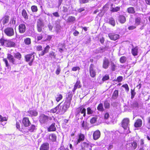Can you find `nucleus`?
<instances>
[{
  "instance_id": "obj_13",
  "label": "nucleus",
  "mask_w": 150,
  "mask_h": 150,
  "mask_svg": "<svg viewBox=\"0 0 150 150\" xmlns=\"http://www.w3.org/2000/svg\"><path fill=\"white\" fill-rule=\"evenodd\" d=\"M49 149V144L48 143L43 144L40 146V150H48Z\"/></svg>"
},
{
  "instance_id": "obj_40",
  "label": "nucleus",
  "mask_w": 150,
  "mask_h": 150,
  "mask_svg": "<svg viewBox=\"0 0 150 150\" xmlns=\"http://www.w3.org/2000/svg\"><path fill=\"white\" fill-rule=\"evenodd\" d=\"M49 56L51 58L53 57L54 59L56 58V55L55 54V53L53 52H51L49 53Z\"/></svg>"
},
{
  "instance_id": "obj_52",
  "label": "nucleus",
  "mask_w": 150,
  "mask_h": 150,
  "mask_svg": "<svg viewBox=\"0 0 150 150\" xmlns=\"http://www.w3.org/2000/svg\"><path fill=\"white\" fill-rule=\"evenodd\" d=\"M3 61L4 62L6 66V67H8L9 66V64L8 63V61L6 58H4L3 59Z\"/></svg>"
},
{
  "instance_id": "obj_7",
  "label": "nucleus",
  "mask_w": 150,
  "mask_h": 150,
  "mask_svg": "<svg viewBox=\"0 0 150 150\" xmlns=\"http://www.w3.org/2000/svg\"><path fill=\"white\" fill-rule=\"evenodd\" d=\"M77 114L76 115L77 116L80 115L81 113V114H83V116L85 117L86 114V109L82 107H80L77 109Z\"/></svg>"
},
{
  "instance_id": "obj_12",
  "label": "nucleus",
  "mask_w": 150,
  "mask_h": 150,
  "mask_svg": "<svg viewBox=\"0 0 150 150\" xmlns=\"http://www.w3.org/2000/svg\"><path fill=\"white\" fill-rule=\"evenodd\" d=\"M100 132L98 130H97L94 132L93 137V139L96 140L98 139L100 137Z\"/></svg>"
},
{
  "instance_id": "obj_1",
  "label": "nucleus",
  "mask_w": 150,
  "mask_h": 150,
  "mask_svg": "<svg viewBox=\"0 0 150 150\" xmlns=\"http://www.w3.org/2000/svg\"><path fill=\"white\" fill-rule=\"evenodd\" d=\"M21 54L18 52L14 54V57L10 54H8L7 58L12 64L16 65L21 63Z\"/></svg>"
},
{
  "instance_id": "obj_56",
  "label": "nucleus",
  "mask_w": 150,
  "mask_h": 150,
  "mask_svg": "<svg viewBox=\"0 0 150 150\" xmlns=\"http://www.w3.org/2000/svg\"><path fill=\"white\" fill-rule=\"evenodd\" d=\"M80 68L79 67H74L72 69V70L73 71H76L77 70H79L80 69Z\"/></svg>"
},
{
  "instance_id": "obj_54",
  "label": "nucleus",
  "mask_w": 150,
  "mask_h": 150,
  "mask_svg": "<svg viewBox=\"0 0 150 150\" xmlns=\"http://www.w3.org/2000/svg\"><path fill=\"white\" fill-rule=\"evenodd\" d=\"M62 110L61 109V107L60 106L59 109L57 110V113H60L61 114H63L64 113H62Z\"/></svg>"
},
{
  "instance_id": "obj_60",
  "label": "nucleus",
  "mask_w": 150,
  "mask_h": 150,
  "mask_svg": "<svg viewBox=\"0 0 150 150\" xmlns=\"http://www.w3.org/2000/svg\"><path fill=\"white\" fill-rule=\"evenodd\" d=\"M109 115L108 113H106L104 116V118L105 119H107L109 117Z\"/></svg>"
},
{
  "instance_id": "obj_28",
  "label": "nucleus",
  "mask_w": 150,
  "mask_h": 150,
  "mask_svg": "<svg viewBox=\"0 0 150 150\" xmlns=\"http://www.w3.org/2000/svg\"><path fill=\"white\" fill-rule=\"evenodd\" d=\"M22 15L23 17L25 19H28V16L26 11L23 9L22 11Z\"/></svg>"
},
{
  "instance_id": "obj_46",
  "label": "nucleus",
  "mask_w": 150,
  "mask_h": 150,
  "mask_svg": "<svg viewBox=\"0 0 150 150\" xmlns=\"http://www.w3.org/2000/svg\"><path fill=\"white\" fill-rule=\"evenodd\" d=\"M7 119L6 117H2V116L0 115V121L1 122L3 121H7Z\"/></svg>"
},
{
  "instance_id": "obj_36",
  "label": "nucleus",
  "mask_w": 150,
  "mask_h": 150,
  "mask_svg": "<svg viewBox=\"0 0 150 150\" xmlns=\"http://www.w3.org/2000/svg\"><path fill=\"white\" fill-rule=\"evenodd\" d=\"M81 127L84 129H86L87 126L86 122L83 121L81 122Z\"/></svg>"
},
{
  "instance_id": "obj_5",
  "label": "nucleus",
  "mask_w": 150,
  "mask_h": 150,
  "mask_svg": "<svg viewBox=\"0 0 150 150\" xmlns=\"http://www.w3.org/2000/svg\"><path fill=\"white\" fill-rule=\"evenodd\" d=\"M34 53L33 52L31 54H27L25 57V58L26 61L30 62L28 63L30 66H31L32 65V62L34 59L35 56L34 55H33Z\"/></svg>"
},
{
  "instance_id": "obj_42",
  "label": "nucleus",
  "mask_w": 150,
  "mask_h": 150,
  "mask_svg": "<svg viewBox=\"0 0 150 150\" xmlns=\"http://www.w3.org/2000/svg\"><path fill=\"white\" fill-rule=\"evenodd\" d=\"M31 9L33 12H35L37 11L38 8L36 6H32Z\"/></svg>"
},
{
  "instance_id": "obj_43",
  "label": "nucleus",
  "mask_w": 150,
  "mask_h": 150,
  "mask_svg": "<svg viewBox=\"0 0 150 150\" xmlns=\"http://www.w3.org/2000/svg\"><path fill=\"white\" fill-rule=\"evenodd\" d=\"M35 129V126L34 125H32L29 129L30 132H33Z\"/></svg>"
},
{
  "instance_id": "obj_57",
  "label": "nucleus",
  "mask_w": 150,
  "mask_h": 150,
  "mask_svg": "<svg viewBox=\"0 0 150 150\" xmlns=\"http://www.w3.org/2000/svg\"><path fill=\"white\" fill-rule=\"evenodd\" d=\"M52 14L54 16L56 17H59V15L57 12H54L52 13Z\"/></svg>"
},
{
  "instance_id": "obj_34",
  "label": "nucleus",
  "mask_w": 150,
  "mask_h": 150,
  "mask_svg": "<svg viewBox=\"0 0 150 150\" xmlns=\"http://www.w3.org/2000/svg\"><path fill=\"white\" fill-rule=\"evenodd\" d=\"M120 7H116L115 8H111V11L112 12H117L120 10Z\"/></svg>"
},
{
  "instance_id": "obj_64",
  "label": "nucleus",
  "mask_w": 150,
  "mask_h": 150,
  "mask_svg": "<svg viewBox=\"0 0 150 150\" xmlns=\"http://www.w3.org/2000/svg\"><path fill=\"white\" fill-rule=\"evenodd\" d=\"M42 38V36L41 35H40L38 36L37 37V39L38 40H41Z\"/></svg>"
},
{
  "instance_id": "obj_26",
  "label": "nucleus",
  "mask_w": 150,
  "mask_h": 150,
  "mask_svg": "<svg viewBox=\"0 0 150 150\" xmlns=\"http://www.w3.org/2000/svg\"><path fill=\"white\" fill-rule=\"evenodd\" d=\"M118 91L117 90H115L114 91L112 98L113 99H116L118 97Z\"/></svg>"
},
{
  "instance_id": "obj_58",
  "label": "nucleus",
  "mask_w": 150,
  "mask_h": 150,
  "mask_svg": "<svg viewBox=\"0 0 150 150\" xmlns=\"http://www.w3.org/2000/svg\"><path fill=\"white\" fill-rule=\"evenodd\" d=\"M36 49L38 51H41L42 50V47L41 45H38Z\"/></svg>"
},
{
  "instance_id": "obj_44",
  "label": "nucleus",
  "mask_w": 150,
  "mask_h": 150,
  "mask_svg": "<svg viewBox=\"0 0 150 150\" xmlns=\"http://www.w3.org/2000/svg\"><path fill=\"white\" fill-rule=\"evenodd\" d=\"M7 42V41L6 40L3 39H1L0 40V42L2 45H5Z\"/></svg>"
},
{
  "instance_id": "obj_4",
  "label": "nucleus",
  "mask_w": 150,
  "mask_h": 150,
  "mask_svg": "<svg viewBox=\"0 0 150 150\" xmlns=\"http://www.w3.org/2000/svg\"><path fill=\"white\" fill-rule=\"evenodd\" d=\"M129 120L128 118H125L123 120L122 125L124 129L127 130L126 133H128L130 132L129 130Z\"/></svg>"
},
{
  "instance_id": "obj_22",
  "label": "nucleus",
  "mask_w": 150,
  "mask_h": 150,
  "mask_svg": "<svg viewBox=\"0 0 150 150\" xmlns=\"http://www.w3.org/2000/svg\"><path fill=\"white\" fill-rule=\"evenodd\" d=\"M138 48L137 47L133 48L132 50V53L133 55L134 56L137 55Z\"/></svg>"
},
{
  "instance_id": "obj_2",
  "label": "nucleus",
  "mask_w": 150,
  "mask_h": 150,
  "mask_svg": "<svg viewBox=\"0 0 150 150\" xmlns=\"http://www.w3.org/2000/svg\"><path fill=\"white\" fill-rule=\"evenodd\" d=\"M72 96L71 95H69L67 98L66 101L64 102L63 106L62 107V113H64L70 106Z\"/></svg>"
},
{
  "instance_id": "obj_38",
  "label": "nucleus",
  "mask_w": 150,
  "mask_h": 150,
  "mask_svg": "<svg viewBox=\"0 0 150 150\" xmlns=\"http://www.w3.org/2000/svg\"><path fill=\"white\" fill-rule=\"evenodd\" d=\"M93 112V110H91L90 108L88 107L87 108V113L88 115H91L92 114Z\"/></svg>"
},
{
  "instance_id": "obj_47",
  "label": "nucleus",
  "mask_w": 150,
  "mask_h": 150,
  "mask_svg": "<svg viewBox=\"0 0 150 150\" xmlns=\"http://www.w3.org/2000/svg\"><path fill=\"white\" fill-rule=\"evenodd\" d=\"M90 0H79L80 3L81 4H85L89 2Z\"/></svg>"
},
{
  "instance_id": "obj_59",
  "label": "nucleus",
  "mask_w": 150,
  "mask_h": 150,
  "mask_svg": "<svg viewBox=\"0 0 150 150\" xmlns=\"http://www.w3.org/2000/svg\"><path fill=\"white\" fill-rule=\"evenodd\" d=\"M43 27V24L40 21L39 22H38L37 24V27Z\"/></svg>"
},
{
  "instance_id": "obj_53",
  "label": "nucleus",
  "mask_w": 150,
  "mask_h": 150,
  "mask_svg": "<svg viewBox=\"0 0 150 150\" xmlns=\"http://www.w3.org/2000/svg\"><path fill=\"white\" fill-rule=\"evenodd\" d=\"M61 71V69L59 67H58L56 71V74L57 75H58Z\"/></svg>"
},
{
  "instance_id": "obj_21",
  "label": "nucleus",
  "mask_w": 150,
  "mask_h": 150,
  "mask_svg": "<svg viewBox=\"0 0 150 150\" xmlns=\"http://www.w3.org/2000/svg\"><path fill=\"white\" fill-rule=\"evenodd\" d=\"M55 123H52L48 128L47 130L48 132L54 131L56 129V127L55 126Z\"/></svg>"
},
{
  "instance_id": "obj_24",
  "label": "nucleus",
  "mask_w": 150,
  "mask_h": 150,
  "mask_svg": "<svg viewBox=\"0 0 150 150\" xmlns=\"http://www.w3.org/2000/svg\"><path fill=\"white\" fill-rule=\"evenodd\" d=\"M130 146L131 147L132 149H135L137 146V142L134 141L131 142L129 144Z\"/></svg>"
},
{
  "instance_id": "obj_32",
  "label": "nucleus",
  "mask_w": 150,
  "mask_h": 150,
  "mask_svg": "<svg viewBox=\"0 0 150 150\" xmlns=\"http://www.w3.org/2000/svg\"><path fill=\"white\" fill-rule=\"evenodd\" d=\"M98 110L100 111H103L104 110L103 105L102 103H100L97 107Z\"/></svg>"
},
{
  "instance_id": "obj_51",
  "label": "nucleus",
  "mask_w": 150,
  "mask_h": 150,
  "mask_svg": "<svg viewBox=\"0 0 150 150\" xmlns=\"http://www.w3.org/2000/svg\"><path fill=\"white\" fill-rule=\"evenodd\" d=\"M122 87L125 88L126 89V90L127 91V92L129 91V88L127 84H126L125 85H124L122 86Z\"/></svg>"
},
{
  "instance_id": "obj_62",
  "label": "nucleus",
  "mask_w": 150,
  "mask_h": 150,
  "mask_svg": "<svg viewBox=\"0 0 150 150\" xmlns=\"http://www.w3.org/2000/svg\"><path fill=\"white\" fill-rule=\"evenodd\" d=\"M136 28V26L132 25L129 27L128 28L129 30H132Z\"/></svg>"
},
{
  "instance_id": "obj_55",
  "label": "nucleus",
  "mask_w": 150,
  "mask_h": 150,
  "mask_svg": "<svg viewBox=\"0 0 150 150\" xmlns=\"http://www.w3.org/2000/svg\"><path fill=\"white\" fill-rule=\"evenodd\" d=\"M123 77L122 76H118L117 79V80L119 82H120L122 80Z\"/></svg>"
},
{
  "instance_id": "obj_6",
  "label": "nucleus",
  "mask_w": 150,
  "mask_h": 150,
  "mask_svg": "<svg viewBox=\"0 0 150 150\" xmlns=\"http://www.w3.org/2000/svg\"><path fill=\"white\" fill-rule=\"evenodd\" d=\"M5 34L8 36L11 37L14 35V30L12 28L8 27L4 30Z\"/></svg>"
},
{
  "instance_id": "obj_39",
  "label": "nucleus",
  "mask_w": 150,
  "mask_h": 150,
  "mask_svg": "<svg viewBox=\"0 0 150 150\" xmlns=\"http://www.w3.org/2000/svg\"><path fill=\"white\" fill-rule=\"evenodd\" d=\"M110 78L109 76L108 75L106 74L103 76L102 79V80L103 81H105L108 80Z\"/></svg>"
},
{
  "instance_id": "obj_41",
  "label": "nucleus",
  "mask_w": 150,
  "mask_h": 150,
  "mask_svg": "<svg viewBox=\"0 0 150 150\" xmlns=\"http://www.w3.org/2000/svg\"><path fill=\"white\" fill-rule=\"evenodd\" d=\"M126 60V57L123 56L120 59V61L121 63H124Z\"/></svg>"
},
{
  "instance_id": "obj_33",
  "label": "nucleus",
  "mask_w": 150,
  "mask_h": 150,
  "mask_svg": "<svg viewBox=\"0 0 150 150\" xmlns=\"http://www.w3.org/2000/svg\"><path fill=\"white\" fill-rule=\"evenodd\" d=\"M109 23L113 26L115 25V20L112 18H111L109 19Z\"/></svg>"
},
{
  "instance_id": "obj_11",
  "label": "nucleus",
  "mask_w": 150,
  "mask_h": 150,
  "mask_svg": "<svg viewBox=\"0 0 150 150\" xmlns=\"http://www.w3.org/2000/svg\"><path fill=\"white\" fill-rule=\"evenodd\" d=\"M23 123L25 127L28 126L30 124V122L28 118L27 117H25L23 118Z\"/></svg>"
},
{
  "instance_id": "obj_35",
  "label": "nucleus",
  "mask_w": 150,
  "mask_h": 150,
  "mask_svg": "<svg viewBox=\"0 0 150 150\" xmlns=\"http://www.w3.org/2000/svg\"><path fill=\"white\" fill-rule=\"evenodd\" d=\"M62 98V96L61 94H58L56 96V100L57 102H59V100H61Z\"/></svg>"
},
{
  "instance_id": "obj_31",
  "label": "nucleus",
  "mask_w": 150,
  "mask_h": 150,
  "mask_svg": "<svg viewBox=\"0 0 150 150\" xmlns=\"http://www.w3.org/2000/svg\"><path fill=\"white\" fill-rule=\"evenodd\" d=\"M75 18L74 17L70 16L67 19V21L69 22H73L75 20Z\"/></svg>"
},
{
  "instance_id": "obj_48",
  "label": "nucleus",
  "mask_w": 150,
  "mask_h": 150,
  "mask_svg": "<svg viewBox=\"0 0 150 150\" xmlns=\"http://www.w3.org/2000/svg\"><path fill=\"white\" fill-rule=\"evenodd\" d=\"M96 120L97 118L96 117H93L91 120L90 122L92 124L96 122Z\"/></svg>"
},
{
  "instance_id": "obj_14",
  "label": "nucleus",
  "mask_w": 150,
  "mask_h": 150,
  "mask_svg": "<svg viewBox=\"0 0 150 150\" xmlns=\"http://www.w3.org/2000/svg\"><path fill=\"white\" fill-rule=\"evenodd\" d=\"M81 87V85L80 81L79 80H77L74 85V88L72 90L73 92H74L77 88H79Z\"/></svg>"
},
{
  "instance_id": "obj_17",
  "label": "nucleus",
  "mask_w": 150,
  "mask_h": 150,
  "mask_svg": "<svg viewBox=\"0 0 150 150\" xmlns=\"http://www.w3.org/2000/svg\"><path fill=\"white\" fill-rule=\"evenodd\" d=\"M30 116H36L37 115L38 112L36 110H30L28 111Z\"/></svg>"
},
{
  "instance_id": "obj_19",
  "label": "nucleus",
  "mask_w": 150,
  "mask_h": 150,
  "mask_svg": "<svg viewBox=\"0 0 150 150\" xmlns=\"http://www.w3.org/2000/svg\"><path fill=\"white\" fill-rule=\"evenodd\" d=\"M57 138V136L54 134H51L49 135V139L50 141L52 142L56 141Z\"/></svg>"
},
{
  "instance_id": "obj_10",
  "label": "nucleus",
  "mask_w": 150,
  "mask_h": 150,
  "mask_svg": "<svg viewBox=\"0 0 150 150\" xmlns=\"http://www.w3.org/2000/svg\"><path fill=\"white\" fill-rule=\"evenodd\" d=\"M108 36L111 40H115L119 38V35L114 33H110L108 34Z\"/></svg>"
},
{
  "instance_id": "obj_18",
  "label": "nucleus",
  "mask_w": 150,
  "mask_h": 150,
  "mask_svg": "<svg viewBox=\"0 0 150 150\" xmlns=\"http://www.w3.org/2000/svg\"><path fill=\"white\" fill-rule=\"evenodd\" d=\"M84 136L83 134H80L79 135V138L77 140L76 144H77L81 141H83L84 139Z\"/></svg>"
},
{
  "instance_id": "obj_9",
  "label": "nucleus",
  "mask_w": 150,
  "mask_h": 150,
  "mask_svg": "<svg viewBox=\"0 0 150 150\" xmlns=\"http://www.w3.org/2000/svg\"><path fill=\"white\" fill-rule=\"evenodd\" d=\"M19 32L21 33H24L26 30V26L23 24H20L19 26Z\"/></svg>"
},
{
  "instance_id": "obj_25",
  "label": "nucleus",
  "mask_w": 150,
  "mask_h": 150,
  "mask_svg": "<svg viewBox=\"0 0 150 150\" xmlns=\"http://www.w3.org/2000/svg\"><path fill=\"white\" fill-rule=\"evenodd\" d=\"M9 17L8 16H6L2 19V23L3 24L7 23L9 21Z\"/></svg>"
},
{
  "instance_id": "obj_29",
  "label": "nucleus",
  "mask_w": 150,
  "mask_h": 150,
  "mask_svg": "<svg viewBox=\"0 0 150 150\" xmlns=\"http://www.w3.org/2000/svg\"><path fill=\"white\" fill-rule=\"evenodd\" d=\"M25 43L27 45H29L31 43V39L29 38H27L24 40Z\"/></svg>"
},
{
  "instance_id": "obj_3",
  "label": "nucleus",
  "mask_w": 150,
  "mask_h": 150,
  "mask_svg": "<svg viewBox=\"0 0 150 150\" xmlns=\"http://www.w3.org/2000/svg\"><path fill=\"white\" fill-rule=\"evenodd\" d=\"M52 119V117H49L44 114L40 115L39 117V121L42 124L46 123L49 120H51Z\"/></svg>"
},
{
  "instance_id": "obj_27",
  "label": "nucleus",
  "mask_w": 150,
  "mask_h": 150,
  "mask_svg": "<svg viewBox=\"0 0 150 150\" xmlns=\"http://www.w3.org/2000/svg\"><path fill=\"white\" fill-rule=\"evenodd\" d=\"M127 12L130 13H134L135 12L134 8L133 7H130L127 9Z\"/></svg>"
},
{
  "instance_id": "obj_8",
  "label": "nucleus",
  "mask_w": 150,
  "mask_h": 150,
  "mask_svg": "<svg viewBox=\"0 0 150 150\" xmlns=\"http://www.w3.org/2000/svg\"><path fill=\"white\" fill-rule=\"evenodd\" d=\"M93 65L91 64L90 66L89 72L91 76L92 77H94L96 75V72L93 69Z\"/></svg>"
},
{
  "instance_id": "obj_61",
  "label": "nucleus",
  "mask_w": 150,
  "mask_h": 150,
  "mask_svg": "<svg viewBox=\"0 0 150 150\" xmlns=\"http://www.w3.org/2000/svg\"><path fill=\"white\" fill-rule=\"evenodd\" d=\"M20 122H16V128L18 129H20Z\"/></svg>"
},
{
  "instance_id": "obj_23",
  "label": "nucleus",
  "mask_w": 150,
  "mask_h": 150,
  "mask_svg": "<svg viewBox=\"0 0 150 150\" xmlns=\"http://www.w3.org/2000/svg\"><path fill=\"white\" fill-rule=\"evenodd\" d=\"M119 20L121 23H123L126 21V18L123 16H120L119 18Z\"/></svg>"
},
{
  "instance_id": "obj_15",
  "label": "nucleus",
  "mask_w": 150,
  "mask_h": 150,
  "mask_svg": "<svg viewBox=\"0 0 150 150\" xmlns=\"http://www.w3.org/2000/svg\"><path fill=\"white\" fill-rule=\"evenodd\" d=\"M109 62L108 59H105L103 60V67L105 69H107L109 65Z\"/></svg>"
},
{
  "instance_id": "obj_50",
  "label": "nucleus",
  "mask_w": 150,
  "mask_h": 150,
  "mask_svg": "<svg viewBox=\"0 0 150 150\" xmlns=\"http://www.w3.org/2000/svg\"><path fill=\"white\" fill-rule=\"evenodd\" d=\"M107 50V49L106 47H103L102 48H100V50H99V52H103L105 51L106 50Z\"/></svg>"
},
{
  "instance_id": "obj_63",
  "label": "nucleus",
  "mask_w": 150,
  "mask_h": 150,
  "mask_svg": "<svg viewBox=\"0 0 150 150\" xmlns=\"http://www.w3.org/2000/svg\"><path fill=\"white\" fill-rule=\"evenodd\" d=\"M11 23L13 24H15L16 23L15 19L14 18H13L11 21Z\"/></svg>"
},
{
  "instance_id": "obj_20",
  "label": "nucleus",
  "mask_w": 150,
  "mask_h": 150,
  "mask_svg": "<svg viewBox=\"0 0 150 150\" xmlns=\"http://www.w3.org/2000/svg\"><path fill=\"white\" fill-rule=\"evenodd\" d=\"M142 120L140 119H138L135 123L134 126L136 127H140L142 126Z\"/></svg>"
},
{
  "instance_id": "obj_16",
  "label": "nucleus",
  "mask_w": 150,
  "mask_h": 150,
  "mask_svg": "<svg viewBox=\"0 0 150 150\" xmlns=\"http://www.w3.org/2000/svg\"><path fill=\"white\" fill-rule=\"evenodd\" d=\"M50 48V47L49 45H47L45 48L44 50L40 53L39 54V55L43 56L45 54L47 53L48 52Z\"/></svg>"
},
{
  "instance_id": "obj_30",
  "label": "nucleus",
  "mask_w": 150,
  "mask_h": 150,
  "mask_svg": "<svg viewBox=\"0 0 150 150\" xmlns=\"http://www.w3.org/2000/svg\"><path fill=\"white\" fill-rule=\"evenodd\" d=\"M60 106H57L55 108L52 109L50 110L51 112H52L53 113H55L56 112L57 113V110H58L59 109Z\"/></svg>"
},
{
  "instance_id": "obj_49",
  "label": "nucleus",
  "mask_w": 150,
  "mask_h": 150,
  "mask_svg": "<svg viewBox=\"0 0 150 150\" xmlns=\"http://www.w3.org/2000/svg\"><path fill=\"white\" fill-rule=\"evenodd\" d=\"M131 98L132 99L133 98H134L135 95L136 94V93L135 92L134 90L131 89Z\"/></svg>"
},
{
  "instance_id": "obj_45",
  "label": "nucleus",
  "mask_w": 150,
  "mask_h": 150,
  "mask_svg": "<svg viewBox=\"0 0 150 150\" xmlns=\"http://www.w3.org/2000/svg\"><path fill=\"white\" fill-rule=\"evenodd\" d=\"M104 105L105 108H108L110 107V103L107 101H105L104 102Z\"/></svg>"
},
{
  "instance_id": "obj_37",
  "label": "nucleus",
  "mask_w": 150,
  "mask_h": 150,
  "mask_svg": "<svg viewBox=\"0 0 150 150\" xmlns=\"http://www.w3.org/2000/svg\"><path fill=\"white\" fill-rule=\"evenodd\" d=\"M135 21V24L137 25H139L141 22V18L138 17L136 18Z\"/></svg>"
}]
</instances>
